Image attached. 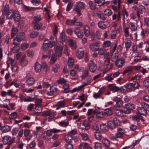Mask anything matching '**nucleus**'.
<instances>
[{
	"instance_id": "nucleus-51",
	"label": "nucleus",
	"mask_w": 149,
	"mask_h": 149,
	"mask_svg": "<svg viewBox=\"0 0 149 149\" xmlns=\"http://www.w3.org/2000/svg\"><path fill=\"white\" fill-rule=\"evenodd\" d=\"M17 113L16 112H13L10 114L9 118L10 119L14 120L17 118Z\"/></svg>"
},
{
	"instance_id": "nucleus-58",
	"label": "nucleus",
	"mask_w": 149,
	"mask_h": 149,
	"mask_svg": "<svg viewBox=\"0 0 149 149\" xmlns=\"http://www.w3.org/2000/svg\"><path fill=\"white\" fill-rule=\"evenodd\" d=\"M100 128L102 131H104L107 130V127L106 124L103 123L100 125Z\"/></svg>"
},
{
	"instance_id": "nucleus-18",
	"label": "nucleus",
	"mask_w": 149,
	"mask_h": 149,
	"mask_svg": "<svg viewBox=\"0 0 149 149\" xmlns=\"http://www.w3.org/2000/svg\"><path fill=\"white\" fill-rule=\"evenodd\" d=\"M109 88L110 90L113 91L114 93L118 92L120 90V88L119 87L114 86L112 84L109 85Z\"/></svg>"
},
{
	"instance_id": "nucleus-61",
	"label": "nucleus",
	"mask_w": 149,
	"mask_h": 149,
	"mask_svg": "<svg viewBox=\"0 0 149 149\" xmlns=\"http://www.w3.org/2000/svg\"><path fill=\"white\" fill-rule=\"evenodd\" d=\"M73 6V3L72 2L70 1L68 4L66 10L67 11H68L70 10L71 8Z\"/></svg>"
},
{
	"instance_id": "nucleus-37",
	"label": "nucleus",
	"mask_w": 149,
	"mask_h": 149,
	"mask_svg": "<svg viewBox=\"0 0 149 149\" xmlns=\"http://www.w3.org/2000/svg\"><path fill=\"white\" fill-rule=\"evenodd\" d=\"M41 66L42 68L43 69L44 71L45 72H47L49 69L47 65L46 62H43Z\"/></svg>"
},
{
	"instance_id": "nucleus-59",
	"label": "nucleus",
	"mask_w": 149,
	"mask_h": 149,
	"mask_svg": "<svg viewBox=\"0 0 149 149\" xmlns=\"http://www.w3.org/2000/svg\"><path fill=\"white\" fill-rule=\"evenodd\" d=\"M142 76L141 75H139V74L136 75L132 78L131 80H139L141 78Z\"/></svg>"
},
{
	"instance_id": "nucleus-22",
	"label": "nucleus",
	"mask_w": 149,
	"mask_h": 149,
	"mask_svg": "<svg viewBox=\"0 0 149 149\" xmlns=\"http://www.w3.org/2000/svg\"><path fill=\"white\" fill-rule=\"evenodd\" d=\"M84 30L85 35L86 36H88L90 34V29L89 26L87 25L84 26Z\"/></svg>"
},
{
	"instance_id": "nucleus-57",
	"label": "nucleus",
	"mask_w": 149,
	"mask_h": 149,
	"mask_svg": "<svg viewBox=\"0 0 149 149\" xmlns=\"http://www.w3.org/2000/svg\"><path fill=\"white\" fill-rule=\"evenodd\" d=\"M49 47V43H43L42 46V49L44 51H46L48 47Z\"/></svg>"
},
{
	"instance_id": "nucleus-56",
	"label": "nucleus",
	"mask_w": 149,
	"mask_h": 149,
	"mask_svg": "<svg viewBox=\"0 0 149 149\" xmlns=\"http://www.w3.org/2000/svg\"><path fill=\"white\" fill-rule=\"evenodd\" d=\"M51 129L52 133H57L59 132H62L63 131H65V130H61L57 129L55 128H53Z\"/></svg>"
},
{
	"instance_id": "nucleus-52",
	"label": "nucleus",
	"mask_w": 149,
	"mask_h": 149,
	"mask_svg": "<svg viewBox=\"0 0 149 149\" xmlns=\"http://www.w3.org/2000/svg\"><path fill=\"white\" fill-rule=\"evenodd\" d=\"M38 32L33 31L31 33L30 36L31 38H34L38 36Z\"/></svg>"
},
{
	"instance_id": "nucleus-45",
	"label": "nucleus",
	"mask_w": 149,
	"mask_h": 149,
	"mask_svg": "<svg viewBox=\"0 0 149 149\" xmlns=\"http://www.w3.org/2000/svg\"><path fill=\"white\" fill-rule=\"evenodd\" d=\"M57 60L56 56L54 55H53L50 59L49 63L51 64H54L56 61Z\"/></svg>"
},
{
	"instance_id": "nucleus-39",
	"label": "nucleus",
	"mask_w": 149,
	"mask_h": 149,
	"mask_svg": "<svg viewBox=\"0 0 149 149\" xmlns=\"http://www.w3.org/2000/svg\"><path fill=\"white\" fill-rule=\"evenodd\" d=\"M58 124L60 126L65 127L69 125V123L63 121L59 122Z\"/></svg>"
},
{
	"instance_id": "nucleus-44",
	"label": "nucleus",
	"mask_w": 149,
	"mask_h": 149,
	"mask_svg": "<svg viewBox=\"0 0 149 149\" xmlns=\"http://www.w3.org/2000/svg\"><path fill=\"white\" fill-rule=\"evenodd\" d=\"M65 103L63 101H61L58 102L56 106H59L61 108H64L65 107Z\"/></svg>"
},
{
	"instance_id": "nucleus-16",
	"label": "nucleus",
	"mask_w": 149,
	"mask_h": 149,
	"mask_svg": "<svg viewBox=\"0 0 149 149\" xmlns=\"http://www.w3.org/2000/svg\"><path fill=\"white\" fill-rule=\"evenodd\" d=\"M19 62L21 66H24L28 63V61L25 58V56H23L20 60Z\"/></svg>"
},
{
	"instance_id": "nucleus-48",
	"label": "nucleus",
	"mask_w": 149,
	"mask_h": 149,
	"mask_svg": "<svg viewBox=\"0 0 149 149\" xmlns=\"http://www.w3.org/2000/svg\"><path fill=\"white\" fill-rule=\"evenodd\" d=\"M94 148L95 149H102V146L101 144L98 142L95 143Z\"/></svg>"
},
{
	"instance_id": "nucleus-32",
	"label": "nucleus",
	"mask_w": 149,
	"mask_h": 149,
	"mask_svg": "<svg viewBox=\"0 0 149 149\" xmlns=\"http://www.w3.org/2000/svg\"><path fill=\"white\" fill-rule=\"evenodd\" d=\"M84 55V51L83 50H78L77 52V56L79 59L82 58Z\"/></svg>"
},
{
	"instance_id": "nucleus-7",
	"label": "nucleus",
	"mask_w": 149,
	"mask_h": 149,
	"mask_svg": "<svg viewBox=\"0 0 149 149\" xmlns=\"http://www.w3.org/2000/svg\"><path fill=\"white\" fill-rule=\"evenodd\" d=\"M44 115L48 117L49 119H52L56 115V111L52 112L50 111H46L44 112Z\"/></svg>"
},
{
	"instance_id": "nucleus-34",
	"label": "nucleus",
	"mask_w": 149,
	"mask_h": 149,
	"mask_svg": "<svg viewBox=\"0 0 149 149\" xmlns=\"http://www.w3.org/2000/svg\"><path fill=\"white\" fill-rule=\"evenodd\" d=\"M115 114L118 116L122 117L124 116V114H125L124 112V110H116L115 112Z\"/></svg>"
},
{
	"instance_id": "nucleus-6",
	"label": "nucleus",
	"mask_w": 149,
	"mask_h": 149,
	"mask_svg": "<svg viewBox=\"0 0 149 149\" xmlns=\"http://www.w3.org/2000/svg\"><path fill=\"white\" fill-rule=\"evenodd\" d=\"M126 133V132L125 129L121 127H118L117 129V132L116 134L119 138H122Z\"/></svg>"
},
{
	"instance_id": "nucleus-23",
	"label": "nucleus",
	"mask_w": 149,
	"mask_h": 149,
	"mask_svg": "<svg viewBox=\"0 0 149 149\" xmlns=\"http://www.w3.org/2000/svg\"><path fill=\"white\" fill-rule=\"evenodd\" d=\"M132 44V42L130 39L129 38H127L125 39V45L126 49H129L130 47Z\"/></svg>"
},
{
	"instance_id": "nucleus-10",
	"label": "nucleus",
	"mask_w": 149,
	"mask_h": 149,
	"mask_svg": "<svg viewBox=\"0 0 149 149\" xmlns=\"http://www.w3.org/2000/svg\"><path fill=\"white\" fill-rule=\"evenodd\" d=\"M125 60L123 58L118 59L115 62L116 65L118 68L122 67L125 63Z\"/></svg>"
},
{
	"instance_id": "nucleus-50",
	"label": "nucleus",
	"mask_w": 149,
	"mask_h": 149,
	"mask_svg": "<svg viewBox=\"0 0 149 149\" xmlns=\"http://www.w3.org/2000/svg\"><path fill=\"white\" fill-rule=\"evenodd\" d=\"M74 63V61L73 59L69 58L68 62V65L69 68H71L73 66Z\"/></svg>"
},
{
	"instance_id": "nucleus-35",
	"label": "nucleus",
	"mask_w": 149,
	"mask_h": 149,
	"mask_svg": "<svg viewBox=\"0 0 149 149\" xmlns=\"http://www.w3.org/2000/svg\"><path fill=\"white\" fill-rule=\"evenodd\" d=\"M145 12V8L142 5H140L139 6L138 8L137 12H138L139 13H143Z\"/></svg>"
},
{
	"instance_id": "nucleus-15",
	"label": "nucleus",
	"mask_w": 149,
	"mask_h": 149,
	"mask_svg": "<svg viewBox=\"0 0 149 149\" xmlns=\"http://www.w3.org/2000/svg\"><path fill=\"white\" fill-rule=\"evenodd\" d=\"M138 112L140 115L143 116L146 115L147 113L146 110L142 107H139L138 108Z\"/></svg>"
},
{
	"instance_id": "nucleus-42",
	"label": "nucleus",
	"mask_w": 149,
	"mask_h": 149,
	"mask_svg": "<svg viewBox=\"0 0 149 149\" xmlns=\"http://www.w3.org/2000/svg\"><path fill=\"white\" fill-rule=\"evenodd\" d=\"M88 143L86 142L81 143L79 146V149H86Z\"/></svg>"
},
{
	"instance_id": "nucleus-43",
	"label": "nucleus",
	"mask_w": 149,
	"mask_h": 149,
	"mask_svg": "<svg viewBox=\"0 0 149 149\" xmlns=\"http://www.w3.org/2000/svg\"><path fill=\"white\" fill-rule=\"evenodd\" d=\"M83 124L85 127V129L86 130H88L89 129L90 126L89 123L88 121H85L83 122Z\"/></svg>"
},
{
	"instance_id": "nucleus-24",
	"label": "nucleus",
	"mask_w": 149,
	"mask_h": 149,
	"mask_svg": "<svg viewBox=\"0 0 149 149\" xmlns=\"http://www.w3.org/2000/svg\"><path fill=\"white\" fill-rule=\"evenodd\" d=\"M65 140L67 143H70L73 139L72 136L69 134H68L65 136Z\"/></svg>"
},
{
	"instance_id": "nucleus-25",
	"label": "nucleus",
	"mask_w": 149,
	"mask_h": 149,
	"mask_svg": "<svg viewBox=\"0 0 149 149\" xmlns=\"http://www.w3.org/2000/svg\"><path fill=\"white\" fill-rule=\"evenodd\" d=\"M104 113L105 116H111L113 114V111L111 109L108 108L104 110Z\"/></svg>"
},
{
	"instance_id": "nucleus-8",
	"label": "nucleus",
	"mask_w": 149,
	"mask_h": 149,
	"mask_svg": "<svg viewBox=\"0 0 149 149\" xmlns=\"http://www.w3.org/2000/svg\"><path fill=\"white\" fill-rule=\"evenodd\" d=\"M75 34L79 38H81L84 36L83 33L80 29L78 28L75 29L74 30Z\"/></svg>"
},
{
	"instance_id": "nucleus-19",
	"label": "nucleus",
	"mask_w": 149,
	"mask_h": 149,
	"mask_svg": "<svg viewBox=\"0 0 149 149\" xmlns=\"http://www.w3.org/2000/svg\"><path fill=\"white\" fill-rule=\"evenodd\" d=\"M42 66L39 63L36 62L34 65V70L36 72H39L41 70Z\"/></svg>"
},
{
	"instance_id": "nucleus-26",
	"label": "nucleus",
	"mask_w": 149,
	"mask_h": 149,
	"mask_svg": "<svg viewBox=\"0 0 149 149\" xmlns=\"http://www.w3.org/2000/svg\"><path fill=\"white\" fill-rule=\"evenodd\" d=\"M1 130L3 132H6L10 130V127L8 125H5L2 127Z\"/></svg>"
},
{
	"instance_id": "nucleus-30",
	"label": "nucleus",
	"mask_w": 149,
	"mask_h": 149,
	"mask_svg": "<svg viewBox=\"0 0 149 149\" xmlns=\"http://www.w3.org/2000/svg\"><path fill=\"white\" fill-rule=\"evenodd\" d=\"M131 17L132 18L134 19L136 18L137 17L139 19L140 17L139 13L138 12H136V13H133L131 14Z\"/></svg>"
},
{
	"instance_id": "nucleus-46",
	"label": "nucleus",
	"mask_w": 149,
	"mask_h": 149,
	"mask_svg": "<svg viewBox=\"0 0 149 149\" xmlns=\"http://www.w3.org/2000/svg\"><path fill=\"white\" fill-rule=\"evenodd\" d=\"M18 31V29L16 28H13L12 30L11 33V38L14 37L15 35L17 34Z\"/></svg>"
},
{
	"instance_id": "nucleus-47",
	"label": "nucleus",
	"mask_w": 149,
	"mask_h": 149,
	"mask_svg": "<svg viewBox=\"0 0 149 149\" xmlns=\"http://www.w3.org/2000/svg\"><path fill=\"white\" fill-rule=\"evenodd\" d=\"M60 66L58 64H56L54 66H53L52 69V71L56 73L58 72Z\"/></svg>"
},
{
	"instance_id": "nucleus-41",
	"label": "nucleus",
	"mask_w": 149,
	"mask_h": 149,
	"mask_svg": "<svg viewBox=\"0 0 149 149\" xmlns=\"http://www.w3.org/2000/svg\"><path fill=\"white\" fill-rule=\"evenodd\" d=\"M111 45V42L109 40H107L104 41L103 44V47L104 48L109 47Z\"/></svg>"
},
{
	"instance_id": "nucleus-14",
	"label": "nucleus",
	"mask_w": 149,
	"mask_h": 149,
	"mask_svg": "<svg viewBox=\"0 0 149 149\" xmlns=\"http://www.w3.org/2000/svg\"><path fill=\"white\" fill-rule=\"evenodd\" d=\"M63 47L61 46H57L56 49V54L57 56L60 57L61 56L62 52Z\"/></svg>"
},
{
	"instance_id": "nucleus-55",
	"label": "nucleus",
	"mask_w": 149,
	"mask_h": 149,
	"mask_svg": "<svg viewBox=\"0 0 149 149\" xmlns=\"http://www.w3.org/2000/svg\"><path fill=\"white\" fill-rule=\"evenodd\" d=\"M33 20L36 22H38L41 19V16L40 15L34 16L33 17Z\"/></svg>"
},
{
	"instance_id": "nucleus-13",
	"label": "nucleus",
	"mask_w": 149,
	"mask_h": 149,
	"mask_svg": "<svg viewBox=\"0 0 149 149\" xmlns=\"http://www.w3.org/2000/svg\"><path fill=\"white\" fill-rule=\"evenodd\" d=\"M129 27L132 31H136L137 29V23L130 22L129 24Z\"/></svg>"
},
{
	"instance_id": "nucleus-29",
	"label": "nucleus",
	"mask_w": 149,
	"mask_h": 149,
	"mask_svg": "<svg viewBox=\"0 0 149 149\" xmlns=\"http://www.w3.org/2000/svg\"><path fill=\"white\" fill-rule=\"evenodd\" d=\"M98 25V27L102 29H105L107 27L106 25L104 22L103 21H101L99 22Z\"/></svg>"
},
{
	"instance_id": "nucleus-62",
	"label": "nucleus",
	"mask_w": 149,
	"mask_h": 149,
	"mask_svg": "<svg viewBox=\"0 0 149 149\" xmlns=\"http://www.w3.org/2000/svg\"><path fill=\"white\" fill-rule=\"evenodd\" d=\"M81 135L82 139L84 140H87L88 139V135L86 134L82 133Z\"/></svg>"
},
{
	"instance_id": "nucleus-2",
	"label": "nucleus",
	"mask_w": 149,
	"mask_h": 149,
	"mask_svg": "<svg viewBox=\"0 0 149 149\" xmlns=\"http://www.w3.org/2000/svg\"><path fill=\"white\" fill-rule=\"evenodd\" d=\"M77 6L74 8L73 10L76 12L78 16H79L81 15L80 9H84L85 8V4L82 2L80 1L79 3H77Z\"/></svg>"
},
{
	"instance_id": "nucleus-49",
	"label": "nucleus",
	"mask_w": 149,
	"mask_h": 149,
	"mask_svg": "<svg viewBox=\"0 0 149 149\" xmlns=\"http://www.w3.org/2000/svg\"><path fill=\"white\" fill-rule=\"evenodd\" d=\"M42 25V24L40 22L36 24L33 26V29H34L38 30L41 28Z\"/></svg>"
},
{
	"instance_id": "nucleus-1",
	"label": "nucleus",
	"mask_w": 149,
	"mask_h": 149,
	"mask_svg": "<svg viewBox=\"0 0 149 149\" xmlns=\"http://www.w3.org/2000/svg\"><path fill=\"white\" fill-rule=\"evenodd\" d=\"M9 6L7 5L5 6L2 11V14L5 16L7 19H11L13 18L15 22H18L20 19L19 14L16 11L13 9H9Z\"/></svg>"
},
{
	"instance_id": "nucleus-54",
	"label": "nucleus",
	"mask_w": 149,
	"mask_h": 149,
	"mask_svg": "<svg viewBox=\"0 0 149 149\" xmlns=\"http://www.w3.org/2000/svg\"><path fill=\"white\" fill-rule=\"evenodd\" d=\"M104 13L105 15L108 16H110L112 14L111 10L109 9H106L104 11Z\"/></svg>"
},
{
	"instance_id": "nucleus-38",
	"label": "nucleus",
	"mask_w": 149,
	"mask_h": 149,
	"mask_svg": "<svg viewBox=\"0 0 149 149\" xmlns=\"http://www.w3.org/2000/svg\"><path fill=\"white\" fill-rule=\"evenodd\" d=\"M91 9L93 10H95L96 8V4L93 1H90L89 3Z\"/></svg>"
},
{
	"instance_id": "nucleus-28",
	"label": "nucleus",
	"mask_w": 149,
	"mask_h": 149,
	"mask_svg": "<svg viewBox=\"0 0 149 149\" xmlns=\"http://www.w3.org/2000/svg\"><path fill=\"white\" fill-rule=\"evenodd\" d=\"M64 91L63 92L64 93H67L70 91L69 88V85L68 84H65L63 86Z\"/></svg>"
},
{
	"instance_id": "nucleus-60",
	"label": "nucleus",
	"mask_w": 149,
	"mask_h": 149,
	"mask_svg": "<svg viewBox=\"0 0 149 149\" xmlns=\"http://www.w3.org/2000/svg\"><path fill=\"white\" fill-rule=\"evenodd\" d=\"M19 130V128L17 127H15L13 128L11 131L12 135L14 136L16 135Z\"/></svg>"
},
{
	"instance_id": "nucleus-64",
	"label": "nucleus",
	"mask_w": 149,
	"mask_h": 149,
	"mask_svg": "<svg viewBox=\"0 0 149 149\" xmlns=\"http://www.w3.org/2000/svg\"><path fill=\"white\" fill-rule=\"evenodd\" d=\"M65 146L67 149H72L73 148V145L70 143H66Z\"/></svg>"
},
{
	"instance_id": "nucleus-5",
	"label": "nucleus",
	"mask_w": 149,
	"mask_h": 149,
	"mask_svg": "<svg viewBox=\"0 0 149 149\" xmlns=\"http://www.w3.org/2000/svg\"><path fill=\"white\" fill-rule=\"evenodd\" d=\"M10 39V36L8 34L6 35L5 37L2 39L0 45L1 47L7 46L9 43Z\"/></svg>"
},
{
	"instance_id": "nucleus-4",
	"label": "nucleus",
	"mask_w": 149,
	"mask_h": 149,
	"mask_svg": "<svg viewBox=\"0 0 149 149\" xmlns=\"http://www.w3.org/2000/svg\"><path fill=\"white\" fill-rule=\"evenodd\" d=\"M15 138H11L10 136L6 135L4 136L2 139V141L4 144H11L14 141Z\"/></svg>"
},
{
	"instance_id": "nucleus-27",
	"label": "nucleus",
	"mask_w": 149,
	"mask_h": 149,
	"mask_svg": "<svg viewBox=\"0 0 149 149\" xmlns=\"http://www.w3.org/2000/svg\"><path fill=\"white\" fill-rule=\"evenodd\" d=\"M76 20L75 17L74 19L71 20L68 19L66 21V23L67 24L70 25H72L76 23Z\"/></svg>"
},
{
	"instance_id": "nucleus-33",
	"label": "nucleus",
	"mask_w": 149,
	"mask_h": 149,
	"mask_svg": "<svg viewBox=\"0 0 149 149\" xmlns=\"http://www.w3.org/2000/svg\"><path fill=\"white\" fill-rule=\"evenodd\" d=\"M95 139L99 141L100 140L102 139V136L100 132H94Z\"/></svg>"
},
{
	"instance_id": "nucleus-40",
	"label": "nucleus",
	"mask_w": 149,
	"mask_h": 149,
	"mask_svg": "<svg viewBox=\"0 0 149 149\" xmlns=\"http://www.w3.org/2000/svg\"><path fill=\"white\" fill-rule=\"evenodd\" d=\"M128 92H130L132 91V88L133 87V83H130L129 84L125 85Z\"/></svg>"
},
{
	"instance_id": "nucleus-17",
	"label": "nucleus",
	"mask_w": 149,
	"mask_h": 149,
	"mask_svg": "<svg viewBox=\"0 0 149 149\" xmlns=\"http://www.w3.org/2000/svg\"><path fill=\"white\" fill-rule=\"evenodd\" d=\"M35 82V79L33 78L30 77L27 79L26 81V85L28 86L33 85Z\"/></svg>"
},
{
	"instance_id": "nucleus-3",
	"label": "nucleus",
	"mask_w": 149,
	"mask_h": 149,
	"mask_svg": "<svg viewBox=\"0 0 149 149\" xmlns=\"http://www.w3.org/2000/svg\"><path fill=\"white\" fill-rule=\"evenodd\" d=\"M134 104L132 103H128L125 105V107L124 109L125 114H129L131 112V111L135 108Z\"/></svg>"
},
{
	"instance_id": "nucleus-31",
	"label": "nucleus",
	"mask_w": 149,
	"mask_h": 149,
	"mask_svg": "<svg viewBox=\"0 0 149 149\" xmlns=\"http://www.w3.org/2000/svg\"><path fill=\"white\" fill-rule=\"evenodd\" d=\"M107 125L109 127L112 129H114L116 127L115 124L111 120L107 121Z\"/></svg>"
},
{
	"instance_id": "nucleus-53",
	"label": "nucleus",
	"mask_w": 149,
	"mask_h": 149,
	"mask_svg": "<svg viewBox=\"0 0 149 149\" xmlns=\"http://www.w3.org/2000/svg\"><path fill=\"white\" fill-rule=\"evenodd\" d=\"M96 3L99 4V6H103L105 4V0H95Z\"/></svg>"
},
{
	"instance_id": "nucleus-63",
	"label": "nucleus",
	"mask_w": 149,
	"mask_h": 149,
	"mask_svg": "<svg viewBox=\"0 0 149 149\" xmlns=\"http://www.w3.org/2000/svg\"><path fill=\"white\" fill-rule=\"evenodd\" d=\"M141 106L146 110L149 108V104L145 102H142L141 103Z\"/></svg>"
},
{
	"instance_id": "nucleus-12",
	"label": "nucleus",
	"mask_w": 149,
	"mask_h": 149,
	"mask_svg": "<svg viewBox=\"0 0 149 149\" xmlns=\"http://www.w3.org/2000/svg\"><path fill=\"white\" fill-rule=\"evenodd\" d=\"M88 69L89 71L92 73H94L97 69V66L94 63H91L88 65Z\"/></svg>"
},
{
	"instance_id": "nucleus-21",
	"label": "nucleus",
	"mask_w": 149,
	"mask_h": 149,
	"mask_svg": "<svg viewBox=\"0 0 149 149\" xmlns=\"http://www.w3.org/2000/svg\"><path fill=\"white\" fill-rule=\"evenodd\" d=\"M102 142L105 147L108 148L109 147L110 142L108 139H104L102 140Z\"/></svg>"
},
{
	"instance_id": "nucleus-11",
	"label": "nucleus",
	"mask_w": 149,
	"mask_h": 149,
	"mask_svg": "<svg viewBox=\"0 0 149 149\" xmlns=\"http://www.w3.org/2000/svg\"><path fill=\"white\" fill-rule=\"evenodd\" d=\"M25 37L24 33L22 32L19 33L15 37L17 39V41L20 42Z\"/></svg>"
},
{
	"instance_id": "nucleus-20",
	"label": "nucleus",
	"mask_w": 149,
	"mask_h": 149,
	"mask_svg": "<svg viewBox=\"0 0 149 149\" xmlns=\"http://www.w3.org/2000/svg\"><path fill=\"white\" fill-rule=\"evenodd\" d=\"M93 112L96 113V116L98 118H102L105 116L104 112L97 111V110L95 109L93 111Z\"/></svg>"
},
{
	"instance_id": "nucleus-36",
	"label": "nucleus",
	"mask_w": 149,
	"mask_h": 149,
	"mask_svg": "<svg viewBox=\"0 0 149 149\" xmlns=\"http://www.w3.org/2000/svg\"><path fill=\"white\" fill-rule=\"evenodd\" d=\"M48 43L49 45V47H52L55 45V42L54 38L52 37H51Z\"/></svg>"
},
{
	"instance_id": "nucleus-9",
	"label": "nucleus",
	"mask_w": 149,
	"mask_h": 149,
	"mask_svg": "<svg viewBox=\"0 0 149 149\" xmlns=\"http://www.w3.org/2000/svg\"><path fill=\"white\" fill-rule=\"evenodd\" d=\"M89 48L91 51L96 52L99 49V46L98 43L97 42L93 43L90 45Z\"/></svg>"
}]
</instances>
